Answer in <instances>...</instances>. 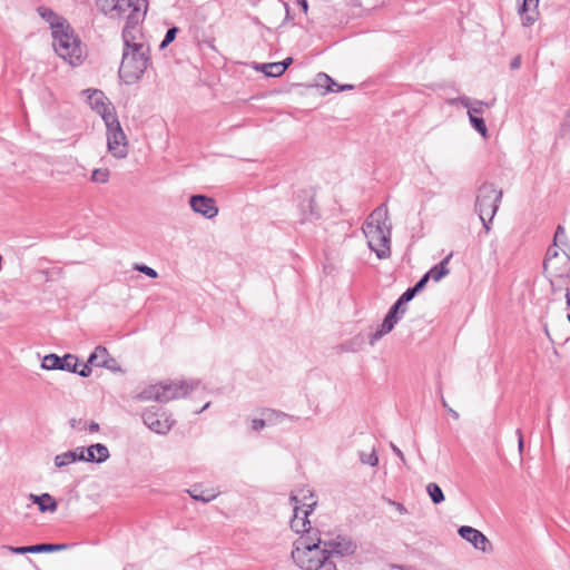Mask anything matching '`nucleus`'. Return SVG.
Segmentation results:
<instances>
[{
	"instance_id": "0eeeda50",
	"label": "nucleus",
	"mask_w": 570,
	"mask_h": 570,
	"mask_svg": "<svg viewBox=\"0 0 570 570\" xmlns=\"http://www.w3.org/2000/svg\"><path fill=\"white\" fill-rule=\"evenodd\" d=\"M107 127V146L109 153L116 158H125L128 155L127 137L120 126L116 114L105 117Z\"/></svg>"
},
{
	"instance_id": "f704fd0d",
	"label": "nucleus",
	"mask_w": 570,
	"mask_h": 570,
	"mask_svg": "<svg viewBox=\"0 0 570 570\" xmlns=\"http://www.w3.org/2000/svg\"><path fill=\"white\" fill-rule=\"evenodd\" d=\"M109 170L107 168H97L92 171L91 180L94 183L105 184L109 179Z\"/></svg>"
},
{
	"instance_id": "412c9836",
	"label": "nucleus",
	"mask_w": 570,
	"mask_h": 570,
	"mask_svg": "<svg viewBox=\"0 0 570 570\" xmlns=\"http://www.w3.org/2000/svg\"><path fill=\"white\" fill-rule=\"evenodd\" d=\"M38 14L50 24L52 31L61 29L69 24L62 17L58 16L52 9L40 6L37 8Z\"/></svg>"
},
{
	"instance_id": "864d4df0",
	"label": "nucleus",
	"mask_w": 570,
	"mask_h": 570,
	"mask_svg": "<svg viewBox=\"0 0 570 570\" xmlns=\"http://www.w3.org/2000/svg\"><path fill=\"white\" fill-rule=\"evenodd\" d=\"M520 66H521V58H520V57H515V58L511 61V68H512V69H518Z\"/></svg>"
},
{
	"instance_id": "2f4dec72",
	"label": "nucleus",
	"mask_w": 570,
	"mask_h": 570,
	"mask_svg": "<svg viewBox=\"0 0 570 570\" xmlns=\"http://www.w3.org/2000/svg\"><path fill=\"white\" fill-rule=\"evenodd\" d=\"M76 462L75 453L71 451L63 452L55 456V465L57 468H63Z\"/></svg>"
},
{
	"instance_id": "e2e57ef3",
	"label": "nucleus",
	"mask_w": 570,
	"mask_h": 570,
	"mask_svg": "<svg viewBox=\"0 0 570 570\" xmlns=\"http://www.w3.org/2000/svg\"><path fill=\"white\" fill-rule=\"evenodd\" d=\"M330 86L336 88V87H340V85H337L333 79L332 81H330Z\"/></svg>"
},
{
	"instance_id": "4be33fe9",
	"label": "nucleus",
	"mask_w": 570,
	"mask_h": 570,
	"mask_svg": "<svg viewBox=\"0 0 570 570\" xmlns=\"http://www.w3.org/2000/svg\"><path fill=\"white\" fill-rule=\"evenodd\" d=\"M132 9L126 16L131 23H142L148 10V0H130Z\"/></svg>"
},
{
	"instance_id": "09e8293b",
	"label": "nucleus",
	"mask_w": 570,
	"mask_h": 570,
	"mask_svg": "<svg viewBox=\"0 0 570 570\" xmlns=\"http://www.w3.org/2000/svg\"><path fill=\"white\" fill-rule=\"evenodd\" d=\"M389 502H390L391 505H393L395 508V510L400 514H406L407 513V509L404 507V504H402L400 502H396V501H392V500H390Z\"/></svg>"
},
{
	"instance_id": "c03bdc74",
	"label": "nucleus",
	"mask_w": 570,
	"mask_h": 570,
	"mask_svg": "<svg viewBox=\"0 0 570 570\" xmlns=\"http://www.w3.org/2000/svg\"><path fill=\"white\" fill-rule=\"evenodd\" d=\"M416 293L412 287L407 288L397 299L403 303L404 305L412 301Z\"/></svg>"
},
{
	"instance_id": "f3484780",
	"label": "nucleus",
	"mask_w": 570,
	"mask_h": 570,
	"mask_svg": "<svg viewBox=\"0 0 570 570\" xmlns=\"http://www.w3.org/2000/svg\"><path fill=\"white\" fill-rule=\"evenodd\" d=\"M142 422L153 432L158 434L168 433L174 424V421L169 416L165 414L158 416L156 413L151 411H146L142 413Z\"/></svg>"
},
{
	"instance_id": "a878e982",
	"label": "nucleus",
	"mask_w": 570,
	"mask_h": 570,
	"mask_svg": "<svg viewBox=\"0 0 570 570\" xmlns=\"http://www.w3.org/2000/svg\"><path fill=\"white\" fill-rule=\"evenodd\" d=\"M452 255H448L445 258H443L438 265L432 267L426 274L430 277V279H433L434 282L441 281L444 276H446L450 273V269L448 268V264L451 259Z\"/></svg>"
},
{
	"instance_id": "423d86ee",
	"label": "nucleus",
	"mask_w": 570,
	"mask_h": 570,
	"mask_svg": "<svg viewBox=\"0 0 570 570\" xmlns=\"http://www.w3.org/2000/svg\"><path fill=\"white\" fill-rule=\"evenodd\" d=\"M557 247L554 244L550 246L543 261V269L551 276L550 284L553 294H557L558 291L554 279L562 281L570 276V256L564 249L560 254Z\"/></svg>"
},
{
	"instance_id": "f257e3e1",
	"label": "nucleus",
	"mask_w": 570,
	"mask_h": 570,
	"mask_svg": "<svg viewBox=\"0 0 570 570\" xmlns=\"http://www.w3.org/2000/svg\"><path fill=\"white\" fill-rule=\"evenodd\" d=\"M139 26L140 23L126 20L121 32L124 49L118 73L126 85H134L140 80L151 65L150 47L144 40Z\"/></svg>"
},
{
	"instance_id": "ea45409f",
	"label": "nucleus",
	"mask_w": 570,
	"mask_h": 570,
	"mask_svg": "<svg viewBox=\"0 0 570 570\" xmlns=\"http://www.w3.org/2000/svg\"><path fill=\"white\" fill-rule=\"evenodd\" d=\"M134 269L138 271L151 278L158 277V273L156 272V269H154L147 265H144V264H135Z\"/></svg>"
},
{
	"instance_id": "39448f33",
	"label": "nucleus",
	"mask_w": 570,
	"mask_h": 570,
	"mask_svg": "<svg viewBox=\"0 0 570 570\" xmlns=\"http://www.w3.org/2000/svg\"><path fill=\"white\" fill-rule=\"evenodd\" d=\"M502 199V191L498 190L493 184H483L478 191L475 210L483 224L485 232L490 230V224L499 208Z\"/></svg>"
},
{
	"instance_id": "e433bc0d",
	"label": "nucleus",
	"mask_w": 570,
	"mask_h": 570,
	"mask_svg": "<svg viewBox=\"0 0 570 570\" xmlns=\"http://www.w3.org/2000/svg\"><path fill=\"white\" fill-rule=\"evenodd\" d=\"M360 461L363 464H367V465H371V466H376L377 463H379V458L376 455L375 450L373 449L372 452H370V453L361 452L360 453Z\"/></svg>"
},
{
	"instance_id": "4468645a",
	"label": "nucleus",
	"mask_w": 570,
	"mask_h": 570,
	"mask_svg": "<svg viewBox=\"0 0 570 570\" xmlns=\"http://www.w3.org/2000/svg\"><path fill=\"white\" fill-rule=\"evenodd\" d=\"M83 92L88 95L87 98L90 107L97 114H99L104 120L108 114H116L115 108L111 106V104L109 102V100L102 91L97 89H87Z\"/></svg>"
},
{
	"instance_id": "f8f14e48",
	"label": "nucleus",
	"mask_w": 570,
	"mask_h": 570,
	"mask_svg": "<svg viewBox=\"0 0 570 570\" xmlns=\"http://www.w3.org/2000/svg\"><path fill=\"white\" fill-rule=\"evenodd\" d=\"M460 537L470 542L475 549L481 550L484 553L492 551V544L490 540L478 529L469 525H462L458 530Z\"/></svg>"
},
{
	"instance_id": "5701e85b",
	"label": "nucleus",
	"mask_w": 570,
	"mask_h": 570,
	"mask_svg": "<svg viewBox=\"0 0 570 570\" xmlns=\"http://www.w3.org/2000/svg\"><path fill=\"white\" fill-rule=\"evenodd\" d=\"M29 499L38 505L40 512H55L58 508L57 501L49 494L42 493L40 495L30 494Z\"/></svg>"
},
{
	"instance_id": "a18cd8bd",
	"label": "nucleus",
	"mask_w": 570,
	"mask_h": 570,
	"mask_svg": "<svg viewBox=\"0 0 570 570\" xmlns=\"http://www.w3.org/2000/svg\"><path fill=\"white\" fill-rule=\"evenodd\" d=\"M94 365L89 364L88 361L81 365L79 368V364L77 365V374H79L82 377H88L91 374V367Z\"/></svg>"
},
{
	"instance_id": "20e7f679",
	"label": "nucleus",
	"mask_w": 570,
	"mask_h": 570,
	"mask_svg": "<svg viewBox=\"0 0 570 570\" xmlns=\"http://www.w3.org/2000/svg\"><path fill=\"white\" fill-rule=\"evenodd\" d=\"M56 53L71 66H78L85 58L81 40L75 35L70 24L51 32Z\"/></svg>"
},
{
	"instance_id": "473e14b6",
	"label": "nucleus",
	"mask_w": 570,
	"mask_h": 570,
	"mask_svg": "<svg viewBox=\"0 0 570 570\" xmlns=\"http://www.w3.org/2000/svg\"><path fill=\"white\" fill-rule=\"evenodd\" d=\"M469 120L472 125V127L479 132L481 134L482 137H487L488 136V128H487V125L484 122V119L482 117H479V116H474V115H469Z\"/></svg>"
},
{
	"instance_id": "9b49d317",
	"label": "nucleus",
	"mask_w": 570,
	"mask_h": 570,
	"mask_svg": "<svg viewBox=\"0 0 570 570\" xmlns=\"http://www.w3.org/2000/svg\"><path fill=\"white\" fill-rule=\"evenodd\" d=\"M316 501L304 502V507L294 505V514L291 520V528L296 533H309L311 527L308 521L309 513L314 510Z\"/></svg>"
},
{
	"instance_id": "603ef678",
	"label": "nucleus",
	"mask_w": 570,
	"mask_h": 570,
	"mask_svg": "<svg viewBox=\"0 0 570 570\" xmlns=\"http://www.w3.org/2000/svg\"><path fill=\"white\" fill-rule=\"evenodd\" d=\"M293 62L292 58H286L285 60L281 61L279 65L282 67V70L285 72L286 69L289 67V65Z\"/></svg>"
},
{
	"instance_id": "c9c22d12",
	"label": "nucleus",
	"mask_w": 570,
	"mask_h": 570,
	"mask_svg": "<svg viewBox=\"0 0 570 570\" xmlns=\"http://www.w3.org/2000/svg\"><path fill=\"white\" fill-rule=\"evenodd\" d=\"M494 104V100L490 101V102H485V101H482V100H474L473 104H472V108H470L468 115H474V116H478V115H482L483 114V108L484 107H492Z\"/></svg>"
},
{
	"instance_id": "dca6fc26",
	"label": "nucleus",
	"mask_w": 570,
	"mask_h": 570,
	"mask_svg": "<svg viewBox=\"0 0 570 570\" xmlns=\"http://www.w3.org/2000/svg\"><path fill=\"white\" fill-rule=\"evenodd\" d=\"M191 209L206 218H214L218 214L215 200L204 195H194L189 198Z\"/></svg>"
},
{
	"instance_id": "c756f323",
	"label": "nucleus",
	"mask_w": 570,
	"mask_h": 570,
	"mask_svg": "<svg viewBox=\"0 0 570 570\" xmlns=\"http://www.w3.org/2000/svg\"><path fill=\"white\" fill-rule=\"evenodd\" d=\"M426 492L429 493L432 502L439 504L444 501V494L442 489L434 482L426 485Z\"/></svg>"
},
{
	"instance_id": "79ce46f5",
	"label": "nucleus",
	"mask_w": 570,
	"mask_h": 570,
	"mask_svg": "<svg viewBox=\"0 0 570 570\" xmlns=\"http://www.w3.org/2000/svg\"><path fill=\"white\" fill-rule=\"evenodd\" d=\"M448 102L450 105H454L456 102H460L463 107H465L468 109V111L470 110V108H472V104H473V101L469 97H466V96L449 99Z\"/></svg>"
},
{
	"instance_id": "69168bd1",
	"label": "nucleus",
	"mask_w": 570,
	"mask_h": 570,
	"mask_svg": "<svg viewBox=\"0 0 570 570\" xmlns=\"http://www.w3.org/2000/svg\"><path fill=\"white\" fill-rule=\"evenodd\" d=\"M442 405H443L445 409H449L448 403H446V401H445L443 397H442Z\"/></svg>"
},
{
	"instance_id": "ddd939ff",
	"label": "nucleus",
	"mask_w": 570,
	"mask_h": 570,
	"mask_svg": "<svg viewBox=\"0 0 570 570\" xmlns=\"http://www.w3.org/2000/svg\"><path fill=\"white\" fill-rule=\"evenodd\" d=\"M97 7L100 12L111 19H119L132 9L130 0H98Z\"/></svg>"
},
{
	"instance_id": "6e6552de",
	"label": "nucleus",
	"mask_w": 570,
	"mask_h": 570,
	"mask_svg": "<svg viewBox=\"0 0 570 570\" xmlns=\"http://www.w3.org/2000/svg\"><path fill=\"white\" fill-rule=\"evenodd\" d=\"M323 546L328 554V559L333 561H335V558L351 556L356 550V543L344 535H337L334 539L324 540Z\"/></svg>"
},
{
	"instance_id": "4d7b16f0",
	"label": "nucleus",
	"mask_w": 570,
	"mask_h": 570,
	"mask_svg": "<svg viewBox=\"0 0 570 570\" xmlns=\"http://www.w3.org/2000/svg\"><path fill=\"white\" fill-rule=\"evenodd\" d=\"M353 88H354L353 85H343V86L336 87L335 89H337V92H340V91L350 90V89H353Z\"/></svg>"
},
{
	"instance_id": "c85d7f7f",
	"label": "nucleus",
	"mask_w": 570,
	"mask_h": 570,
	"mask_svg": "<svg viewBox=\"0 0 570 570\" xmlns=\"http://www.w3.org/2000/svg\"><path fill=\"white\" fill-rule=\"evenodd\" d=\"M265 415L267 416V421L268 423H279L282 422L283 420L285 419H288L291 420L292 422H297L298 421V417L296 416H293V415H288L284 412H279V411H275V410H268Z\"/></svg>"
},
{
	"instance_id": "5fc2aeb1",
	"label": "nucleus",
	"mask_w": 570,
	"mask_h": 570,
	"mask_svg": "<svg viewBox=\"0 0 570 570\" xmlns=\"http://www.w3.org/2000/svg\"><path fill=\"white\" fill-rule=\"evenodd\" d=\"M88 430L91 433L97 432L99 430V424L97 422L92 421V422H90Z\"/></svg>"
},
{
	"instance_id": "72a5a7b5",
	"label": "nucleus",
	"mask_w": 570,
	"mask_h": 570,
	"mask_svg": "<svg viewBox=\"0 0 570 570\" xmlns=\"http://www.w3.org/2000/svg\"><path fill=\"white\" fill-rule=\"evenodd\" d=\"M330 81H332V78L324 72L316 76V87L325 88L326 92H337V89L330 86Z\"/></svg>"
},
{
	"instance_id": "a19ab883",
	"label": "nucleus",
	"mask_w": 570,
	"mask_h": 570,
	"mask_svg": "<svg viewBox=\"0 0 570 570\" xmlns=\"http://www.w3.org/2000/svg\"><path fill=\"white\" fill-rule=\"evenodd\" d=\"M562 244V245H566L567 243V236H566V230L564 228L559 225L556 229V233H554V237H553V244L554 246H558V244Z\"/></svg>"
},
{
	"instance_id": "1a4fd4ad",
	"label": "nucleus",
	"mask_w": 570,
	"mask_h": 570,
	"mask_svg": "<svg viewBox=\"0 0 570 570\" xmlns=\"http://www.w3.org/2000/svg\"><path fill=\"white\" fill-rule=\"evenodd\" d=\"M71 452L75 453L76 461H85L91 463H104L109 456V450L105 444L96 443L88 448L78 446Z\"/></svg>"
},
{
	"instance_id": "aec40b11",
	"label": "nucleus",
	"mask_w": 570,
	"mask_h": 570,
	"mask_svg": "<svg viewBox=\"0 0 570 570\" xmlns=\"http://www.w3.org/2000/svg\"><path fill=\"white\" fill-rule=\"evenodd\" d=\"M538 4L539 0H523L519 8V13L521 14L522 24L524 27L532 26L537 21L539 14L537 11Z\"/></svg>"
},
{
	"instance_id": "b1692460",
	"label": "nucleus",
	"mask_w": 570,
	"mask_h": 570,
	"mask_svg": "<svg viewBox=\"0 0 570 570\" xmlns=\"http://www.w3.org/2000/svg\"><path fill=\"white\" fill-rule=\"evenodd\" d=\"M109 362L115 363V358L110 357L107 348L104 346H97L88 357V363L96 367L109 366Z\"/></svg>"
},
{
	"instance_id": "6ab92c4d",
	"label": "nucleus",
	"mask_w": 570,
	"mask_h": 570,
	"mask_svg": "<svg viewBox=\"0 0 570 570\" xmlns=\"http://www.w3.org/2000/svg\"><path fill=\"white\" fill-rule=\"evenodd\" d=\"M401 317L391 312H387L382 324L377 327V330L370 336V344L374 345L375 342L381 340L384 335L390 333L395 324L399 322Z\"/></svg>"
},
{
	"instance_id": "774afa93",
	"label": "nucleus",
	"mask_w": 570,
	"mask_h": 570,
	"mask_svg": "<svg viewBox=\"0 0 570 570\" xmlns=\"http://www.w3.org/2000/svg\"><path fill=\"white\" fill-rule=\"evenodd\" d=\"M558 267H562L561 261H558Z\"/></svg>"
},
{
	"instance_id": "bb28decb",
	"label": "nucleus",
	"mask_w": 570,
	"mask_h": 570,
	"mask_svg": "<svg viewBox=\"0 0 570 570\" xmlns=\"http://www.w3.org/2000/svg\"><path fill=\"white\" fill-rule=\"evenodd\" d=\"M68 548L66 543H40L32 546V553L62 551Z\"/></svg>"
},
{
	"instance_id": "9d476101",
	"label": "nucleus",
	"mask_w": 570,
	"mask_h": 570,
	"mask_svg": "<svg viewBox=\"0 0 570 570\" xmlns=\"http://www.w3.org/2000/svg\"><path fill=\"white\" fill-rule=\"evenodd\" d=\"M78 357L72 354H66L60 357L57 354H48L42 358L41 367L43 370H61L68 372H77Z\"/></svg>"
},
{
	"instance_id": "338daca9",
	"label": "nucleus",
	"mask_w": 570,
	"mask_h": 570,
	"mask_svg": "<svg viewBox=\"0 0 570 570\" xmlns=\"http://www.w3.org/2000/svg\"><path fill=\"white\" fill-rule=\"evenodd\" d=\"M544 332L549 336V331H548V326L547 325H544Z\"/></svg>"
},
{
	"instance_id": "13d9d810",
	"label": "nucleus",
	"mask_w": 570,
	"mask_h": 570,
	"mask_svg": "<svg viewBox=\"0 0 570 570\" xmlns=\"http://www.w3.org/2000/svg\"><path fill=\"white\" fill-rule=\"evenodd\" d=\"M105 367L108 368V370H111L114 372L119 370V367L117 366V362L116 361H115V363L114 362H109V366H105Z\"/></svg>"
},
{
	"instance_id": "cd10ccee",
	"label": "nucleus",
	"mask_w": 570,
	"mask_h": 570,
	"mask_svg": "<svg viewBox=\"0 0 570 570\" xmlns=\"http://www.w3.org/2000/svg\"><path fill=\"white\" fill-rule=\"evenodd\" d=\"M291 501L295 503V505L304 507V502H312L314 500V494L311 490H299L296 493H292Z\"/></svg>"
},
{
	"instance_id": "2eb2a0df",
	"label": "nucleus",
	"mask_w": 570,
	"mask_h": 570,
	"mask_svg": "<svg viewBox=\"0 0 570 570\" xmlns=\"http://www.w3.org/2000/svg\"><path fill=\"white\" fill-rule=\"evenodd\" d=\"M199 385V381H179V382H168L163 383V389L166 390L165 394L168 399V402L171 400L180 399L187 396L191 391H194Z\"/></svg>"
},
{
	"instance_id": "680f3d73",
	"label": "nucleus",
	"mask_w": 570,
	"mask_h": 570,
	"mask_svg": "<svg viewBox=\"0 0 570 570\" xmlns=\"http://www.w3.org/2000/svg\"><path fill=\"white\" fill-rule=\"evenodd\" d=\"M330 86L336 88V87H340V85H337L333 79L332 81H330Z\"/></svg>"
},
{
	"instance_id": "6e6d98bb",
	"label": "nucleus",
	"mask_w": 570,
	"mask_h": 570,
	"mask_svg": "<svg viewBox=\"0 0 570 570\" xmlns=\"http://www.w3.org/2000/svg\"><path fill=\"white\" fill-rule=\"evenodd\" d=\"M564 297H566L567 307L570 308V287H566Z\"/></svg>"
},
{
	"instance_id": "a211bd4d",
	"label": "nucleus",
	"mask_w": 570,
	"mask_h": 570,
	"mask_svg": "<svg viewBox=\"0 0 570 570\" xmlns=\"http://www.w3.org/2000/svg\"><path fill=\"white\" fill-rule=\"evenodd\" d=\"M166 390L163 389V383L153 384L145 387L141 392L134 396L136 401H156L159 403H167L168 399L165 394Z\"/></svg>"
},
{
	"instance_id": "f03ea898",
	"label": "nucleus",
	"mask_w": 570,
	"mask_h": 570,
	"mask_svg": "<svg viewBox=\"0 0 570 570\" xmlns=\"http://www.w3.org/2000/svg\"><path fill=\"white\" fill-rule=\"evenodd\" d=\"M368 247L377 258L385 259L391 255V224L389 210L385 205L376 207L366 218L362 227Z\"/></svg>"
},
{
	"instance_id": "de8ad7c7",
	"label": "nucleus",
	"mask_w": 570,
	"mask_h": 570,
	"mask_svg": "<svg viewBox=\"0 0 570 570\" xmlns=\"http://www.w3.org/2000/svg\"><path fill=\"white\" fill-rule=\"evenodd\" d=\"M267 423H268L267 417H266L265 420H262V419H254V420L252 421V430H253V431H259V430H262L263 428H265Z\"/></svg>"
},
{
	"instance_id": "4c0bfd02",
	"label": "nucleus",
	"mask_w": 570,
	"mask_h": 570,
	"mask_svg": "<svg viewBox=\"0 0 570 570\" xmlns=\"http://www.w3.org/2000/svg\"><path fill=\"white\" fill-rule=\"evenodd\" d=\"M178 32V28L177 27H171L167 30L166 35H165V38L163 39L159 48L160 49H164L166 48L169 43H171L175 38H176V35Z\"/></svg>"
},
{
	"instance_id": "8fccbe9b",
	"label": "nucleus",
	"mask_w": 570,
	"mask_h": 570,
	"mask_svg": "<svg viewBox=\"0 0 570 570\" xmlns=\"http://www.w3.org/2000/svg\"><path fill=\"white\" fill-rule=\"evenodd\" d=\"M517 435H518V450L521 455L522 451H523V436H522V432L520 429L517 430Z\"/></svg>"
},
{
	"instance_id": "58836bf2",
	"label": "nucleus",
	"mask_w": 570,
	"mask_h": 570,
	"mask_svg": "<svg viewBox=\"0 0 570 570\" xmlns=\"http://www.w3.org/2000/svg\"><path fill=\"white\" fill-rule=\"evenodd\" d=\"M2 550L10 551L16 554H26V553H32V546H26V547H12V546H2Z\"/></svg>"
},
{
	"instance_id": "7c9ffc66",
	"label": "nucleus",
	"mask_w": 570,
	"mask_h": 570,
	"mask_svg": "<svg viewBox=\"0 0 570 570\" xmlns=\"http://www.w3.org/2000/svg\"><path fill=\"white\" fill-rule=\"evenodd\" d=\"M256 69L263 71L268 77H279L284 73L279 62L264 63Z\"/></svg>"
},
{
	"instance_id": "49530a36",
	"label": "nucleus",
	"mask_w": 570,
	"mask_h": 570,
	"mask_svg": "<svg viewBox=\"0 0 570 570\" xmlns=\"http://www.w3.org/2000/svg\"><path fill=\"white\" fill-rule=\"evenodd\" d=\"M430 277L428 276V274L423 275L421 277V279L412 287L414 289V292L417 294L419 292H421L426 283L429 282Z\"/></svg>"
},
{
	"instance_id": "7ed1b4c3",
	"label": "nucleus",
	"mask_w": 570,
	"mask_h": 570,
	"mask_svg": "<svg viewBox=\"0 0 570 570\" xmlns=\"http://www.w3.org/2000/svg\"><path fill=\"white\" fill-rule=\"evenodd\" d=\"M292 559L302 570H337L335 561L328 559L323 540L301 537L294 542Z\"/></svg>"
},
{
	"instance_id": "393cba45",
	"label": "nucleus",
	"mask_w": 570,
	"mask_h": 570,
	"mask_svg": "<svg viewBox=\"0 0 570 570\" xmlns=\"http://www.w3.org/2000/svg\"><path fill=\"white\" fill-rule=\"evenodd\" d=\"M187 492L190 495V498H193L196 501H202L204 503L213 501L219 493L214 489L203 490L196 485L189 489Z\"/></svg>"
},
{
	"instance_id": "0e129e2a",
	"label": "nucleus",
	"mask_w": 570,
	"mask_h": 570,
	"mask_svg": "<svg viewBox=\"0 0 570 570\" xmlns=\"http://www.w3.org/2000/svg\"><path fill=\"white\" fill-rule=\"evenodd\" d=\"M209 405H210V403H209V402H208V403H206V404L202 407V410L199 411V413H200V412H203L204 410L208 409V407H209Z\"/></svg>"
},
{
	"instance_id": "052dcab7",
	"label": "nucleus",
	"mask_w": 570,
	"mask_h": 570,
	"mask_svg": "<svg viewBox=\"0 0 570 570\" xmlns=\"http://www.w3.org/2000/svg\"><path fill=\"white\" fill-rule=\"evenodd\" d=\"M301 7H302V10L306 13L307 10H308V4H307V1L306 0H302L299 2Z\"/></svg>"
},
{
	"instance_id": "3c124183",
	"label": "nucleus",
	"mask_w": 570,
	"mask_h": 570,
	"mask_svg": "<svg viewBox=\"0 0 570 570\" xmlns=\"http://www.w3.org/2000/svg\"><path fill=\"white\" fill-rule=\"evenodd\" d=\"M391 449L403 462H405L403 452L395 444L391 443Z\"/></svg>"
},
{
	"instance_id": "bf43d9fd",
	"label": "nucleus",
	"mask_w": 570,
	"mask_h": 570,
	"mask_svg": "<svg viewBox=\"0 0 570 570\" xmlns=\"http://www.w3.org/2000/svg\"><path fill=\"white\" fill-rule=\"evenodd\" d=\"M448 412L451 414V416L454 419V420H458L459 419V413L456 411H454L453 409L449 407L448 409Z\"/></svg>"
},
{
	"instance_id": "37998d69",
	"label": "nucleus",
	"mask_w": 570,
	"mask_h": 570,
	"mask_svg": "<svg viewBox=\"0 0 570 570\" xmlns=\"http://www.w3.org/2000/svg\"><path fill=\"white\" fill-rule=\"evenodd\" d=\"M391 313L399 315L400 317L405 314L406 307L403 303H401L399 299L391 306L390 311Z\"/></svg>"
}]
</instances>
